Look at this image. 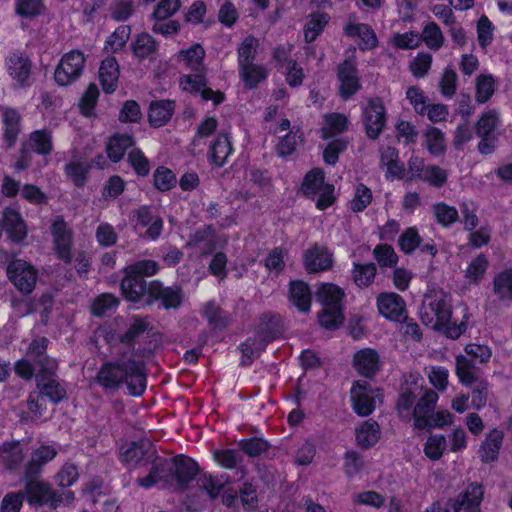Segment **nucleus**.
<instances>
[{"label":"nucleus","instance_id":"1","mask_svg":"<svg viewBox=\"0 0 512 512\" xmlns=\"http://www.w3.org/2000/svg\"><path fill=\"white\" fill-rule=\"evenodd\" d=\"M452 301L450 295L442 289L431 290L423 301L420 310L422 323L443 333L451 339H458L468 327V315H464L460 323L451 321Z\"/></svg>","mask_w":512,"mask_h":512},{"label":"nucleus","instance_id":"2","mask_svg":"<svg viewBox=\"0 0 512 512\" xmlns=\"http://www.w3.org/2000/svg\"><path fill=\"white\" fill-rule=\"evenodd\" d=\"M97 382L105 389H118L126 384L130 394L141 395L146 387V381L140 365L130 359L108 361L97 373Z\"/></svg>","mask_w":512,"mask_h":512},{"label":"nucleus","instance_id":"3","mask_svg":"<svg viewBox=\"0 0 512 512\" xmlns=\"http://www.w3.org/2000/svg\"><path fill=\"white\" fill-rule=\"evenodd\" d=\"M464 351L466 355L459 354L455 358V374L461 384L471 386L477 380L475 363H487L492 351L488 346L476 343L467 344Z\"/></svg>","mask_w":512,"mask_h":512},{"label":"nucleus","instance_id":"4","mask_svg":"<svg viewBox=\"0 0 512 512\" xmlns=\"http://www.w3.org/2000/svg\"><path fill=\"white\" fill-rule=\"evenodd\" d=\"M383 391L372 387L365 381H355L350 390V400L354 412L362 417L373 413L377 405L382 403Z\"/></svg>","mask_w":512,"mask_h":512},{"label":"nucleus","instance_id":"5","mask_svg":"<svg viewBox=\"0 0 512 512\" xmlns=\"http://www.w3.org/2000/svg\"><path fill=\"white\" fill-rule=\"evenodd\" d=\"M302 191L309 197L317 198L316 207L319 210L327 209L336 199L334 186L324 182V173L320 169H314L306 174Z\"/></svg>","mask_w":512,"mask_h":512},{"label":"nucleus","instance_id":"6","mask_svg":"<svg viewBox=\"0 0 512 512\" xmlns=\"http://www.w3.org/2000/svg\"><path fill=\"white\" fill-rule=\"evenodd\" d=\"M86 57L79 50L65 53L54 72V80L59 86H68L78 80L84 70Z\"/></svg>","mask_w":512,"mask_h":512},{"label":"nucleus","instance_id":"7","mask_svg":"<svg viewBox=\"0 0 512 512\" xmlns=\"http://www.w3.org/2000/svg\"><path fill=\"white\" fill-rule=\"evenodd\" d=\"M501 126L500 115L496 110H487L478 119L475 129L478 137V149L482 154H489L495 148L496 131Z\"/></svg>","mask_w":512,"mask_h":512},{"label":"nucleus","instance_id":"8","mask_svg":"<svg viewBox=\"0 0 512 512\" xmlns=\"http://www.w3.org/2000/svg\"><path fill=\"white\" fill-rule=\"evenodd\" d=\"M28 148L41 155L49 154L52 151L51 134L46 130H37L31 133L28 142L23 145L19 159L15 163L16 170H24L29 166L32 155Z\"/></svg>","mask_w":512,"mask_h":512},{"label":"nucleus","instance_id":"9","mask_svg":"<svg viewBox=\"0 0 512 512\" xmlns=\"http://www.w3.org/2000/svg\"><path fill=\"white\" fill-rule=\"evenodd\" d=\"M7 274L20 292L29 294L35 288L37 271L31 264L23 260H15L9 264Z\"/></svg>","mask_w":512,"mask_h":512},{"label":"nucleus","instance_id":"10","mask_svg":"<svg viewBox=\"0 0 512 512\" xmlns=\"http://www.w3.org/2000/svg\"><path fill=\"white\" fill-rule=\"evenodd\" d=\"M378 313L389 321L402 322L407 318L404 299L394 292H382L376 298Z\"/></svg>","mask_w":512,"mask_h":512},{"label":"nucleus","instance_id":"11","mask_svg":"<svg viewBox=\"0 0 512 512\" xmlns=\"http://www.w3.org/2000/svg\"><path fill=\"white\" fill-rule=\"evenodd\" d=\"M385 108L382 100L375 98L369 100L363 110V122L369 138L375 139L385 126Z\"/></svg>","mask_w":512,"mask_h":512},{"label":"nucleus","instance_id":"12","mask_svg":"<svg viewBox=\"0 0 512 512\" xmlns=\"http://www.w3.org/2000/svg\"><path fill=\"white\" fill-rule=\"evenodd\" d=\"M180 87L191 94H200L205 101H212L215 105L224 100V95L219 91H213L206 87L205 77L202 73L188 74L180 78Z\"/></svg>","mask_w":512,"mask_h":512},{"label":"nucleus","instance_id":"13","mask_svg":"<svg viewBox=\"0 0 512 512\" xmlns=\"http://www.w3.org/2000/svg\"><path fill=\"white\" fill-rule=\"evenodd\" d=\"M51 235L53 237L54 250L57 256L64 261H70L72 235L66 222H64L60 217L53 220L51 225Z\"/></svg>","mask_w":512,"mask_h":512},{"label":"nucleus","instance_id":"14","mask_svg":"<svg viewBox=\"0 0 512 512\" xmlns=\"http://www.w3.org/2000/svg\"><path fill=\"white\" fill-rule=\"evenodd\" d=\"M303 262L308 273H318L332 267L333 257L326 247L314 245L305 251Z\"/></svg>","mask_w":512,"mask_h":512},{"label":"nucleus","instance_id":"15","mask_svg":"<svg viewBox=\"0 0 512 512\" xmlns=\"http://www.w3.org/2000/svg\"><path fill=\"white\" fill-rule=\"evenodd\" d=\"M483 498V489L480 485L472 483L451 501L453 512H479V505Z\"/></svg>","mask_w":512,"mask_h":512},{"label":"nucleus","instance_id":"16","mask_svg":"<svg viewBox=\"0 0 512 512\" xmlns=\"http://www.w3.org/2000/svg\"><path fill=\"white\" fill-rule=\"evenodd\" d=\"M120 67L115 57L102 60L98 70V80L104 93L112 94L118 88Z\"/></svg>","mask_w":512,"mask_h":512},{"label":"nucleus","instance_id":"17","mask_svg":"<svg viewBox=\"0 0 512 512\" xmlns=\"http://www.w3.org/2000/svg\"><path fill=\"white\" fill-rule=\"evenodd\" d=\"M5 229L9 238L14 242H21L27 236V227L21 215L13 210L6 209L0 217V236Z\"/></svg>","mask_w":512,"mask_h":512},{"label":"nucleus","instance_id":"18","mask_svg":"<svg viewBox=\"0 0 512 512\" xmlns=\"http://www.w3.org/2000/svg\"><path fill=\"white\" fill-rule=\"evenodd\" d=\"M338 80L340 94L344 98H349L360 89L359 77L353 61L345 60L339 66Z\"/></svg>","mask_w":512,"mask_h":512},{"label":"nucleus","instance_id":"19","mask_svg":"<svg viewBox=\"0 0 512 512\" xmlns=\"http://www.w3.org/2000/svg\"><path fill=\"white\" fill-rule=\"evenodd\" d=\"M439 395L432 389H426L414 407V427L423 429L429 424L430 413L435 408Z\"/></svg>","mask_w":512,"mask_h":512},{"label":"nucleus","instance_id":"20","mask_svg":"<svg viewBox=\"0 0 512 512\" xmlns=\"http://www.w3.org/2000/svg\"><path fill=\"white\" fill-rule=\"evenodd\" d=\"M354 369L364 377H372L380 369V356L373 348L358 350L353 356Z\"/></svg>","mask_w":512,"mask_h":512},{"label":"nucleus","instance_id":"21","mask_svg":"<svg viewBox=\"0 0 512 512\" xmlns=\"http://www.w3.org/2000/svg\"><path fill=\"white\" fill-rule=\"evenodd\" d=\"M124 297L130 302L150 303L153 298L148 293V284L142 278L125 275L121 283Z\"/></svg>","mask_w":512,"mask_h":512},{"label":"nucleus","instance_id":"22","mask_svg":"<svg viewBox=\"0 0 512 512\" xmlns=\"http://www.w3.org/2000/svg\"><path fill=\"white\" fill-rule=\"evenodd\" d=\"M381 438V428L373 419L362 421L355 427L356 444L368 449L375 446Z\"/></svg>","mask_w":512,"mask_h":512},{"label":"nucleus","instance_id":"23","mask_svg":"<svg viewBox=\"0 0 512 512\" xmlns=\"http://www.w3.org/2000/svg\"><path fill=\"white\" fill-rule=\"evenodd\" d=\"M344 31L349 37L359 39L362 50H371L378 45L377 36L368 24L349 21Z\"/></svg>","mask_w":512,"mask_h":512},{"label":"nucleus","instance_id":"24","mask_svg":"<svg viewBox=\"0 0 512 512\" xmlns=\"http://www.w3.org/2000/svg\"><path fill=\"white\" fill-rule=\"evenodd\" d=\"M205 50L199 44H194L188 49H182L175 55V61L183 68L191 71L202 72Z\"/></svg>","mask_w":512,"mask_h":512},{"label":"nucleus","instance_id":"25","mask_svg":"<svg viewBox=\"0 0 512 512\" xmlns=\"http://www.w3.org/2000/svg\"><path fill=\"white\" fill-rule=\"evenodd\" d=\"M164 465L167 470L173 471V476L181 487L188 484L198 472L197 463L190 458H176L171 467L168 463H164Z\"/></svg>","mask_w":512,"mask_h":512},{"label":"nucleus","instance_id":"26","mask_svg":"<svg viewBox=\"0 0 512 512\" xmlns=\"http://www.w3.org/2000/svg\"><path fill=\"white\" fill-rule=\"evenodd\" d=\"M148 293L153 300L160 299L167 309L177 308L182 302V294L178 288H164L157 281L148 283Z\"/></svg>","mask_w":512,"mask_h":512},{"label":"nucleus","instance_id":"27","mask_svg":"<svg viewBox=\"0 0 512 512\" xmlns=\"http://www.w3.org/2000/svg\"><path fill=\"white\" fill-rule=\"evenodd\" d=\"M7 72L19 85H25L31 72L28 58L22 54H12L6 60Z\"/></svg>","mask_w":512,"mask_h":512},{"label":"nucleus","instance_id":"28","mask_svg":"<svg viewBox=\"0 0 512 512\" xmlns=\"http://www.w3.org/2000/svg\"><path fill=\"white\" fill-rule=\"evenodd\" d=\"M488 268V257L482 253L478 254L468 261L463 270V277L469 285H479L485 278Z\"/></svg>","mask_w":512,"mask_h":512},{"label":"nucleus","instance_id":"29","mask_svg":"<svg viewBox=\"0 0 512 512\" xmlns=\"http://www.w3.org/2000/svg\"><path fill=\"white\" fill-rule=\"evenodd\" d=\"M381 165L385 168V176L389 180L406 179V170L399 161V154L395 148L387 147L381 154Z\"/></svg>","mask_w":512,"mask_h":512},{"label":"nucleus","instance_id":"30","mask_svg":"<svg viewBox=\"0 0 512 512\" xmlns=\"http://www.w3.org/2000/svg\"><path fill=\"white\" fill-rule=\"evenodd\" d=\"M158 50V44L148 33L136 35L131 43L133 56L139 61L150 59Z\"/></svg>","mask_w":512,"mask_h":512},{"label":"nucleus","instance_id":"31","mask_svg":"<svg viewBox=\"0 0 512 512\" xmlns=\"http://www.w3.org/2000/svg\"><path fill=\"white\" fill-rule=\"evenodd\" d=\"M27 445L20 442L4 443L0 447V463L12 469L18 466L28 453Z\"/></svg>","mask_w":512,"mask_h":512},{"label":"nucleus","instance_id":"32","mask_svg":"<svg viewBox=\"0 0 512 512\" xmlns=\"http://www.w3.org/2000/svg\"><path fill=\"white\" fill-rule=\"evenodd\" d=\"M25 493L31 505H41L52 501L53 491L48 483L39 480L27 482Z\"/></svg>","mask_w":512,"mask_h":512},{"label":"nucleus","instance_id":"33","mask_svg":"<svg viewBox=\"0 0 512 512\" xmlns=\"http://www.w3.org/2000/svg\"><path fill=\"white\" fill-rule=\"evenodd\" d=\"M289 299L299 311H309L311 307V291L308 284L300 280L291 281Z\"/></svg>","mask_w":512,"mask_h":512},{"label":"nucleus","instance_id":"34","mask_svg":"<svg viewBox=\"0 0 512 512\" xmlns=\"http://www.w3.org/2000/svg\"><path fill=\"white\" fill-rule=\"evenodd\" d=\"M149 442L127 443L121 447L120 459L129 467L136 466L145 460L148 454Z\"/></svg>","mask_w":512,"mask_h":512},{"label":"nucleus","instance_id":"35","mask_svg":"<svg viewBox=\"0 0 512 512\" xmlns=\"http://www.w3.org/2000/svg\"><path fill=\"white\" fill-rule=\"evenodd\" d=\"M503 437V432L498 429L489 432L479 450V457L483 462H493L497 459Z\"/></svg>","mask_w":512,"mask_h":512},{"label":"nucleus","instance_id":"36","mask_svg":"<svg viewBox=\"0 0 512 512\" xmlns=\"http://www.w3.org/2000/svg\"><path fill=\"white\" fill-rule=\"evenodd\" d=\"M268 69L259 64L249 63L239 66V75L246 88L252 89L268 77Z\"/></svg>","mask_w":512,"mask_h":512},{"label":"nucleus","instance_id":"37","mask_svg":"<svg viewBox=\"0 0 512 512\" xmlns=\"http://www.w3.org/2000/svg\"><path fill=\"white\" fill-rule=\"evenodd\" d=\"M134 139L127 134H115L111 136L106 145V152L109 159L113 162H119L126 150L133 147Z\"/></svg>","mask_w":512,"mask_h":512},{"label":"nucleus","instance_id":"38","mask_svg":"<svg viewBox=\"0 0 512 512\" xmlns=\"http://www.w3.org/2000/svg\"><path fill=\"white\" fill-rule=\"evenodd\" d=\"M228 482L229 478L225 474L213 475L205 473L197 479L198 486L212 499L218 497Z\"/></svg>","mask_w":512,"mask_h":512},{"label":"nucleus","instance_id":"39","mask_svg":"<svg viewBox=\"0 0 512 512\" xmlns=\"http://www.w3.org/2000/svg\"><path fill=\"white\" fill-rule=\"evenodd\" d=\"M137 227L139 229L146 228L145 235L154 240L161 234L163 223L158 216L153 215L148 208L143 207L138 211Z\"/></svg>","mask_w":512,"mask_h":512},{"label":"nucleus","instance_id":"40","mask_svg":"<svg viewBox=\"0 0 512 512\" xmlns=\"http://www.w3.org/2000/svg\"><path fill=\"white\" fill-rule=\"evenodd\" d=\"M329 22V16L326 13L315 12L310 14L304 24L303 33L306 42H313L322 33Z\"/></svg>","mask_w":512,"mask_h":512},{"label":"nucleus","instance_id":"41","mask_svg":"<svg viewBox=\"0 0 512 512\" xmlns=\"http://www.w3.org/2000/svg\"><path fill=\"white\" fill-rule=\"evenodd\" d=\"M174 104L171 101H157L150 105L149 122L154 127H161L171 118Z\"/></svg>","mask_w":512,"mask_h":512},{"label":"nucleus","instance_id":"42","mask_svg":"<svg viewBox=\"0 0 512 512\" xmlns=\"http://www.w3.org/2000/svg\"><path fill=\"white\" fill-rule=\"evenodd\" d=\"M56 455L57 450L52 445H42L35 449L27 465V474L38 472L43 465L53 460Z\"/></svg>","mask_w":512,"mask_h":512},{"label":"nucleus","instance_id":"43","mask_svg":"<svg viewBox=\"0 0 512 512\" xmlns=\"http://www.w3.org/2000/svg\"><path fill=\"white\" fill-rule=\"evenodd\" d=\"M493 292L502 301L512 300V268H506L494 277Z\"/></svg>","mask_w":512,"mask_h":512},{"label":"nucleus","instance_id":"44","mask_svg":"<svg viewBox=\"0 0 512 512\" xmlns=\"http://www.w3.org/2000/svg\"><path fill=\"white\" fill-rule=\"evenodd\" d=\"M317 297L323 306L342 307L344 292L332 283H323L317 290Z\"/></svg>","mask_w":512,"mask_h":512},{"label":"nucleus","instance_id":"45","mask_svg":"<svg viewBox=\"0 0 512 512\" xmlns=\"http://www.w3.org/2000/svg\"><path fill=\"white\" fill-rule=\"evenodd\" d=\"M131 36V28L128 25L118 26L113 33H111L105 43L104 51L107 53H117L121 51L127 44Z\"/></svg>","mask_w":512,"mask_h":512},{"label":"nucleus","instance_id":"46","mask_svg":"<svg viewBox=\"0 0 512 512\" xmlns=\"http://www.w3.org/2000/svg\"><path fill=\"white\" fill-rule=\"evenodd\" d=\"M418 395L417 391H412V389H402L397 401V412L402 420L414 419V407Z\"/></svg>","mask_w":512,"mask_h":512},{"label":"nucleus","instance_id":"47","mask_svg":"<svg viewBox=\"0 0 512 512\" xmlns=\"http://www.w3.org/2000/svg\"><path fill=\"white\" fill-rule=\"evenodd\" d=\"M447 450L446 437L442 434H431L424 443L423 452L431 461H438Z\"/></svg>","mask_w":512,"mask_h":512},{"label":"nucleus","instance_id":"48","mask_svg":"<svg viewBox=\"0 0 512 512\" xmlns=\"http://www.w3.org/2000/svg\"><path fill=\"white\" fill-rule=\"evenodd\" d=\"M425 374L436 392H444L449 386V370L443 366L432 365L425 369Z\"/></svg>","mask_w":512,"mask_h":512},{"label":"nucleus","instance_id":"49","mask_svg":"<svg viewBox=\"0 0 512 512\" xmlns=\"http://www.w3.org/2000/svg\"><path fill=\"white\" fill-rule=\"evenodd\" d=\"M427 150L434 156L442 155L446 150L445 134L436 127H430L424 134Z\"/></svg>","mask_w":512,"mask_h":512},{"label":"nucleus","instance_id":"50","mask_svg":"<svg viewBox=\"0 0 512 512\" xmlns=\"http://www.w3.org/2000/svg\"><path fill=\"white\" fill-rule=\"evenodd\" d=\"M347 118L338 113L328 114L324 118L322 137L328 139L344 132L347 128Z\"/></svg>","mask_w":512,"mask_h":512},{"label":"nucleus","instance_id":"51","mask_svg":"<svg viewBox=\"0 0 512 512\" xmlns=\"http://www.w3.org/2000/svg\"><path fill=\"white\" fill-rule=\"evenodd\" d=\"M19 114L12 109L3 112V133L8 146H12L19 133Z\"/></svg>","mask_w":512,"mask_h":512},{"label":"nucleus","instance_id":"52","mask_svg":"<svg viewBox=\"0 0 512 512\" xmlns=\"http://www.w3.org/2000/svg\"><path fill=\"white\" fill-rule=\"evenodd\" d=\"M231 152L232 147L228 136L225 134H221L216 138L213 145L211 146V161L215 165L221 166L225 163L227 157L231 154Z\"/></svg>","mask_w":512,"mask_h":512},{"label":"nucleus","instance_id":"53","mask_svg":"<svg viewBox=\"0 0 512 512\" xmlns=\"http://www.w3.org/2000/svg\"><path fill=\"white\" fill-rule=\"evenodd\" d=\"M319 323L326 329H336L343 324L344 315L342 307L323 306L319 314Z\"/></svg>","mask_w":512,"mask_h":512},{"label":"nucleus","instance_id":"54","mask_svg":"<svg viewBox=\"0 0 512 512\" xmlns=\"http://www.w3.org/2000/svg\"><path fill=\"white\" fill-rule=\"evenodd\" d=\"M376 275V266L374 264H354L352 278L354 283L360 287L365 288L370 286Z\"/></svg>","mask_w":512,"mask_h":512},{"label":"nucleus","instance_id":"55","mask_svg":"<svg viewBox=\"0 0 512 512\" xmlns=\"http://www.w3.org/2000/svg\"><path fill=\"white\" fill-rule=\"evenodd\" d=\"M421 43V35L416 31L395 33L389 40V44L397 49H415Z\"/></svg>","mask_w":512,"mask_h":512},{"label":"nucleus","instance_id":"56","mask_svg":"<svg viewBox=\"0 0 512 512\" xmlns=\"http://www.w3.org/2000/svg\"><path fill=\"white\" fill-rule=\"evenodd\" d=\"M259 47L258 39L248 36L246 37L238 48V64L239 66L254 63Z\"/></svg>","mask_w":512,"mask_h":512},{"label":"nucleus","instance_id":"57","mask_svg":"<svg viewBox=\"0 0 512 512\" xmlns=\"http://www.w3.org/2000/svg\"><path fill=\"white\" fill-rule=\"evenodd\" d=\"M99 95L100 92L97 85L94 83L89 84L79 102V108L83 115L91 116L93 114Z\"/></svg>","mask_w":512,"mask_h":512},{"label":"nucleus","instance_id":"58","mask_svg":"<svg viewBox=\"0 0 512 512\" xmlns=\"http://www.w3.org/2000/svg\"><path fill=\"white\" fill-rule=\"evenodd\" d=\"M37 389L54 403H58L66 395V390L54 379H49L47 382L38 381Z\"/></svg>","mask_w":512,"mask_h":512},{"label":"nucleus","instance_id":"59","mask_svg":"<svg viewBox=\"0 0 512 512\" xmlns=\"http://www.w3.org/2000/svg\"><path fill=\"white\" fill-rule=\"evenodd\" d=\"M422 40L430 49L437 50L443 45L444 36L438 25L430 22L423 28L421 41Z\"/></svg>","mask_w":512,"mask_h":512},{"label":"nucleus","instance_id":"60","mask_svg":"<svg viewBox=\"0 0 512 512\" xmlns=\"http://www.w3.org/2000/svg\"><path fill=\"white\" fill-rule=\"evenodd\" d=\"M264 347L265 342L262 338L248 339L240 346L242 353L241 363L244 365L251 364L252 360L259 355Z\"/></svg>","mask_w":512,"mask_h":512},{"label":"nucleus","instance_id":"61","mask_svg":"<svg viewBox=\"0 0 512 512\" xmlns=\"http://www.w3.org/2000/svg\"><path fill=\"white\" fill-rule=\"evenodd\" d=\"M447 449L452 453H461L468 446V436L461 427L453 429L446 438Z\"/></svg>","mask_w":512,"mask_h":512},{"label":"nucleus","instance_id":"62","mask_svg":"<svg viewBox=\"0 0 512 512\" xmlns=\"http://www.w3.org/2000/svg\"><path fill=\"white\" fill-rule=\"evenodd\" d=\"M433 214L437 222L443 226H449L458 220V211L455 207L445 203H437L433 206Z\"/></svg>","mask_w":512,"mask_h":512},{"label":"nucleus","instance_id":"63","mask_svg":"<svg viewBox=\"0 0 512 512\" xmlns=\"http://www.w3.org/2000/svg\"><path fill=\"white\" fill-rule=\"evenodd\" d=\"M180 6V0H161L152 13V19L154 21H164L173 16Z\"/></svg>","mask_w":512,"mask_h":512},{"label":"nucleus","instance_id":"64","mask_svg":"<svg viewBox=\"0 0 512 512\" xmlns=\"http://www.w3.org/2000/svg\"><path fill=\"white\" fill-rule=\"evenodd\" d=\"M495 90L494 79L491 75H480L476 80V99L479 103L489 100Z\"/></svg>","mask_w":512,"mask_h":512}]
</instances>
